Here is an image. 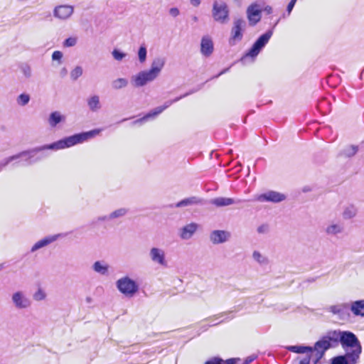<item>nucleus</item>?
Instances as JSON below:
<instances>
[{"mask_svg": "<svg viewBox=\"0 0 364 364\" xmlns=\"http://www.w3.org/2000/svg\"><path fill=\"white\" fill-rule=\"evenodd\" d=\"M128 80L124 77H119L112 82V87L114 90H120L128 85Z\"/></svg>", "mask_w": 364, "mask_h": 364, "instance_id": "30", "label": "nucleus"}, {"mask_svg": "<svg viewBox=\"0 0 364 364\" xmlns=\"http://www.w3.org/2000/svg\"><path fill=\"white\" fill-rule=\"evenodd\" d=\"M166 63V59L163 57L155 58L151 64L149 70L158 77Z\"/></svg>", "mask_w": 364, "mask_h": 364, "instance_id": "18", "label": "nucleus"}, {"mask_svg": "<svg viewBox=\"0 0 364 364\" xmlns=\"http://www.w3.org/2000/svg\"><path fill=\"white\" fill-rule=\"evenodd\" d=\"M22 72L26 77H30L31 75V69L28 65H26L22 68Z\"/></svg>", "mask_w": 364, "mask_h": 364, "instance_id": "43", "label": "nucleus"}, {"mask_svg": "<svg viewBox=\"0 0 364 364\" xmlns=\"http://www.w3.org/2000/svg\"><path fill=\"white\" fill-rule=\"evenodd\" d=\"M67 235L64 233H58L53 234L51 235L46 236L43 239L38 240L37 242L34 244V245L31 248V251L34 252L40 248L46 247L52 242L58 240L60 238L65 237Z\"/></svg>", "mask_w": 364, "mask_h": 364, "instance_id": "13", "label": "nucleus"}, {"mask_svg": "<svg viewBox=\"0 0 364 364\" xmlns=\"http://www.w3.org/2000/svg\"><path fill=\"white\" fill-rule=\"evenodd\" d=\"M100 129H96L85 132L75 134L72 136H69L63 139H61L50 144L38 146L31 150L24 151L16 155L9 156L7 158H5L0 162L1 168L6 167L11 162L22 157L26 158V161L28 164H31L33 163L37 162L46 156V155L43 154H42L40 156H36V154L38 153L43 152L46 150L58 151L66 148H70L76 144H82L84 141H86L88 139L95 137V136L100 134Z\"/></svg>", "mask_w": 364, "mask_h": 364, "instance_id": "1", "label": "nucleus"}, {"mask_svg": "<svg viewBox=\"0 0 364 364\" xmlns=\"http://www.w3.org/2000/svg\"><path fill=\"white\" fill-rule=\"evenodd\" d=\"M290 2H293L295 4L296 2V0H291Z\"/></svg>", "mask_w": 364, "mask_h": 364, "instance_id": "57", "label": "nucleus"}, {"mask_svg": "<svg viewBox=\"0 0 364 364\" xmlns=\"http://www.w3.org/2000/svg\"><path fill=\"white\" fill-rule=\"evenodd\" d=\"M253 259L260 265H266L269 262L267 257L259 251H254L252 253Z\"/></svg>", "mask_w": 364, "mask_h": 364, "instance_id": "28", "label": "nucleus"}, {"mask_svg": "<svg viewBox=\"0 0 364 364\" xmlns=\"http://www.w3.org/2000/svg\"><path fill=\"white\" fill-rule=\"evenodd\" d=\"M245 21L241 18L235 19L233 22V26L231 29L229 43L230 45H235L236 43L242 39V31L245 27Z\"/></svg>", "mask_w": 364, "mask_h": 364, "instance_id": "8", "label": "nucleus"}, {"mask_svg": "<svg viewBox=\"0 0 364 364\" xmlns=\"http://www.w3.org/2000/svg\"><path fill=\"white\" fill-rule=\"evenodd\" d=\"M230 237V232L222 229H215L213 231H212L210 235V241L213 244L223 243L228 241Z\"/></svg>", "mask_w": 364, "mask_h": 364, "instance_id": "14", "label": "nucleus"}, {"mask_svg": "<svg viewBox=\"0 0 364 364\" xmlns=\"http://www.w3.org/2000/svg\"><path fill=\"white\" fill-rule=\"evenodd\" d=\"M92 270L102 276H107L109 271V265L105 261H96L92 266Z\"/></svg>", "mask_w": 364, "mask_h": 364, "instance_id": "21", "label": "nucleus"}, {"mask_svg": "<svg viewBox=\"0 0 364 364\" xmlns=\"http://www.w3.org/2000/svg\"><path fill=\"white\" fill-rule=\"evenodd\" d=\"M264 11L267 13V14H272V9L271 6H267L265 8H264Z\"/></svg>", "mask_w": 364, "mask_h": 364, "instance_id": "50", "label": "nucleus"}, {"mask_svg": "<svg viewBox=\"0 0 364 364\" xmlns=\"http://www.w3.org/2000/svg\"><path fill=\"white\" fill-rule=\"evenodd\" d=\"M193 20L197 21V17H194Z\"/></svg>", "mask_w": 364, "mask_h": 364, "instance_id": "60", "label": "nucleus"}, {"mask_svg": "<svg viewBox=\"0 0 364 364\" xmlns=\"http://www.w3.org/2000/svg\"><path fill=\"white\" fill-rule=\"evenodd\" d=\"M128 213V209L125 208H119L113 212H112L109 215H108L107 218H110L111 220L121 218L124 216Z\"/></svg>", "mask_w": 364, "mask_h": 364, "instance_id": "33", "label": "nucleus"}, {"mask_svg": "<svg viewBox=\"0 0 364 364\" xmlns=\"http://www.w3.org/2000/svg\"><path fill=\"white\" fill-rule=\"evenodd\" d=\"M156 78L157 77H156L149 70H143L140 71L136 75H132L131 77V82L133 86L140 87L154 81Z\"/></svg>", "mask_w": 364, "mask_h": 364, "instance_id": "7", "label": "nucleus"}, {"mask_svg": "<svg viewBox=\"0 0 364 364\" xmlns=\"http://www.w3.org/2000/svg\"><path fill=\"white\" fill-rule=\"evenodd\" d=\"M272 31H267L262 36H260L258 39L254 43L251 48L249 51L241 58V61L242 63H245L246 60L248 58H252V60L256 58L261 50L266 46V44L269 42L270 38L272 36Z\"/></svg>", "mask_w": 364, "mask_h": 364, "instance_id": "4", "label": "nucleus"}, {"mask_svg": "<svg viewBox=\"0 0 364 364\" xmlns=\"http://www.w3.org/2000/svg\"><path fill=\"white\" fill-rule=\"evenodd\" d=\"M112 55L113 58L118 61L122 60L124 58L126 57L127 54L120 51L118 49H114L112 52Z\"/></svg>", "mask_w": 364, "mask_h": 364, "instance_id": "38", "label": "nucleus"}, {"mask_svg": "<svg viewBox=\"0 0 364 364\" xmlns=\"http://www.w3.org/2000/svg\"><path fill=\"white\" fill-rule=\"evenodd\" d=\"M200 202V200L198 199L197 197H191L188 198H185L179 202H178L175 206L176 208H181L185 206L191 205L193 204H198Z\"/></svg>", "mask_w": 364, "mask_h": 364, "instance_id": "27", "label": "nucleus"}, {"mask_svg": "<svg viewBox=\"0 0 364 364\" xmlns=\"http://www.w3.org/2000/svg\"><path fill=\"white\" fill-rule=\"evenodd\" d=\"M188 94L186 93L185 95H183V96H181V97H176L175 98L174 100H171V101H168L166 102H165V104L163 105V106H160V107H157L156 108H154L153 110L154 112L156 114V115H159V114H161L164 109H166V108H168L169 106H171V105L173 102H178V100H180L181 99H182L183 97L187 96Z\"/></svg>", "mask_w": 364, "mask_h": 364, "instance_id": "29", "label": "nucleus"}, {"mask_svg": "<svg viewBox=\"0 0 364 364\" xmlns=\"http://www.w3.org/2000/svg\"><path fill=\"white\" fill-rule=\"evenodd\" d=\"M228 70V68L223 70V71H221V72L218 74V76H219V75H220L224 74V73H226Z\"/></svg>", "mask_w": 364, "mask_h": 364, "instance_id": "53", "label": "nucleus"}, {"mask_svg": "<svg viewBox=\"0 0 364 364\" xmlns=\"http://www.w3.org/2000/svg\"><path fill=\"white\" fill-rule=\"evenodd\" d=\"M329 234H336L337 233V231H335V232H330L328 231V232Z\"/></svg>", "mask_w": 364, "mask_h": 364, "instance_id": "55", "label": "nucleus"}, {"mask_svg": "<svg viewBox=\"0 0 364 364\" xmlns=\"http://www.w3.org/2000/svg\"><path fill=\"white\" fill-rule=\"evenodd\" d=\"M331 346L329 340L323 339L316 343L314 348H313V353L316 352V360L321 358L328 348Z\"/></svg>", "mask_w": 364, "mask_h": 364, "instance_id": "17", "label": "nucleus"}, {"mask_svg": "<svg viewBox=\"0 0 364 364\" xmlns=\"http://www.w3.org/2000/svg\"><path fill=\"white\" fill-rule=\"evenodd\" d=\"M253 360H254V358H247L246 360H245V364H247V363L252 362Z\"/></svg>", "mask_w": 364, "mask_h": 364, "instance_id": "52", "label": "nucleus"}, {"mask_svg": "<svg viewBox=\"0 0 364 364\" xmlns=\"http://www.w3.org/2000/svg\"><path fill=\"white\" fill-rule=\"evenodd\" d=\"M261 9L257 4H252L247 9V16L250 26L256 25L261 19Z\"/></svg>", "mask_w": 364, "mask_h": 364, "instance_id": "12", "label": "nucleus"}, {"mask_svg": "<svg viewBox=\"0 0 364 364\" xmlns=\"http://www.w3.org/2000/svg\"><path fill=\"white\" fill-rule=\"evenodd\" d=\"M65 121V116L58 111L52 112L48 118V123L50 128H55L60 123Z\"/></svg>", "mask_w": 364, "mask_h": 364, "instance_id": "20", "label": "nucleus"}, {"mask_svg": "<svg viewBox=\"0 0 364 364\" xmlns=\"http://www.w3.org/2000/svg\"><path fill=\"white\" fill-rule=\"evenodd\" d=\"M348 309L354 316L364 318V299L350 301Z\"/></svg>", "mask_w": 364, "mask_h": 364, "instance_id": "15", "label": "nucleus"}, {"mask_svg": "<svg viewBox=\"0 0 364 364\" xmlns=\"http://www.w3.org/2000/svg\"><path fill=\"white\" fill-rule=\"evenodd\" d=\"M213 18L217 22L225 23L229 20V9L223 1H215L212 10Z\"/></svg>", "mask_w": 364, "mask_h": 364, "instance_id": "5", "label": "nucleus"}, {"mask_svg": "<svg viewBox=\"0 0 364 364\" xmlns=\"http://www.w3.org/2000/svg\"><path fill=\"white\" fill-rule=\"evenodd\" d=\"M116 287L122 294L129 298L136 295L139 289L137 282L127 275L116 281Z\"/></svg>", "mask_w": 364, "mask_h": 364, "instance_id": "3", "label": "nucleus"}, {"mask_svg": "<svg viewBox=\"0 0 364 364\" xmlns=\"http://www.w3.org/2000/svg\"><path fill=\"white\" fill-rule=\"evenodd\" d=\"M357 363L350 361L347 354L336 357L332 361V364H356Z\"/></svg>", "mask_w": 364, "mask_h": 364, "instance_id": "32", "label": "nucleus"}, {"mask_svg": "<svg viewBox=\"0 0 364 364\" xmlns=\"http://www.w3.org/2000/svg\"><path fill=\"white\" fill-rule=\"evenodd\" d=\"M168 13L172 17H176L180 14V11L176 7H172L168 10Z\"/></svg>", "mask_w": 364, "mask_h": 364, "instance_id": "42", "label": "nucleus"}, {"mask_svg": "<svg viewBox=\"0 0 364 364\" xmlns=\"http://www.w3.org/2000/svg\"><path fill=\"white\" fill-rule=\"evenodd\" d=\"M218 317H215V318H210V320H211L212 321H215V319H217Z\"/></svg>", "mask_w": 364, "mask_h": 364, "instance_id": "58", "label": "nucleus"}, {"mask_svg": "<svg viewBox=\"0 0 364 364\" xmlns=\"http://www.w3.org/2000/svg\"><path fill=\"white\" fill-rule=\"evenodd\" d=\"M358 212V207L355 204L350 203L343 207L341 215L344 220H351L357 215Z\"/></svg>", "mask_w": 364, "mask_h": 364, "instance_id": "19", "label": "nucleus"}, {"mask_svg": "<svg viewBox=\"0 0 364 364\" xmlns=\"http://www.w3.org/2000/svg\"><path fill=\"white\" fill-rule=\"evenodd\" d=\"M11 300L13 306L18 310L29 309L31 306L32 301L26 294L18 290L12 293Z\"/></svg>", "mask_w": 364, "mask_h": 364, "instance_id": "6", "label": "nucleus"}, {"mask_svg": "<svg viewBox=\"0 0 364 364\" xmlns=\"http://www.w3.org/2000/svg\"><path fill=\"white\" fill-rule=\"evenodd\" d=\"M146 119L145 117L144 116L143 117H141V118H140V119H138L135 120V121L133 122V124H141V123H143V122H146Z\"/></svg>", "mask_w": 364, "mask_h": 364, "instance_id": "49", "label": "nucleus"}, {"mask_svg": "<svg viewBox=\"0 0 364 364\" xmlns=\"http://www.w3.org/2000/svg\"><path fill=\"white\" fill-rule=\"evenodd\" d=\"M149 258L154 264L161 267L167 266L165 252L160 248L152 247L149 254Z\"/></svg>", "mask_w": 364, "mask_h": 364, "instance_id": "10", "label": "nucleus"}, {"mask_svg": "<svg viewBox=\"0 0 364 364\" xmlns=\"http://www.w3.org/2000/svg\"><path fill=\"white\" fill-rule=\"evenodd\" d=\"M188 228H197V225L196 224H191Z\"/></svg>", "mask_w": 364, "mask_h": 364, "instance_id": "54", "label": "nucleus"}, {"mask_svg": "<svg viewBox=\"0 0 364 364\" xmlns=\"http://www.w3.org/2000/svg\"><path fill=\"white\" fill-rule=\"evenodd\" d=\"M47 297L48 294L46 289L41 287H38L33 294V300L37 302L45 301Z\"/></svg>", "mask_w": 364, "mask_h": 364, "instance_id": "26", "label": "nucleus"}, {"mask_svg": "<svg viewBox=\"0 0 364 364\" xmlns=\"http://www.w3.org/2000/svg\"><path fill=\"white\" fill-rule=\"evenodd\" d=\"M201 0H190L191 4L194 7H198L200 4Z\"/></svg>", "mask_w": 364, "mask_h": 364, "instance_id": "47", "label": "nucleus"}, {"mask_svg": "<svg viewBox=\"0 0 364 364\" xmlns=\"http://www.w3.org/2000/svg\"><path fill=\"white\" fill-rule=\"evenodd\" d=\"M77 43V38L74 37H70L65 40L63 46L65 47H73Z\"/></svg>", "mask_w": 364, "mask_h": 364, "instance_id": "39", "label": "nucleus"}, {"mask_svg": "<svg viewBox=\"0 0 364 364\" xmlns=\"http://www.w3.org/2000/svg\"><path fill=\"white\" fill-rule=\"evenodd\" d=\"M214 50L213 43L209 36H203L200 42V53L205 57L210 56Z\"/></svg>", "mask_w": 364, "mask_h": 364, "instance_id": "16", "label": "nucleus"}, {"mask_svg": "<svg viewBox=\"0 0 364 364\" xmlns=\"http://www.w3.org/2000/svg\"><path fill=\"white\" fill-rule=\"evenodd\" d=\"M287 349L291 352L305 355H312L313 348L304 346H291Z\"/></svg>", "mask_w": 364, "mask_h": 364, "instance_id": "24", "label": "nucleus"}, {"mask_svg": "<svg viewBox=\"0 0 364 364\" xmlns=\"http://www.w3.org/2000/svg\"><path fill=\"white\" fill-rule=\"evenodd\" d=\"M210 203L216 207H224L235 204L236 201L231 198L218 197L213 198Z\"/></svg>", "mask_w": 364, "mask_h": 364, "instance_id": "23", "label": "nucleus"}, {"mask_svg": "<svg viewBox=\"0 0 364 364\" xmlns=\"http://www.w3.org/2000/svg\"><path fill=\"white\" fill-rule=\"evenodd\" d=\"M306 356L303 358H299L300 364H309L310 357L311 355H306Z\"/></svg>", "mask_w": 364, "mask_h": 364, "instance_id": "45", "label": "nucleus"}, {"mask_svg": "<svg viewBox=\"0 0 364 364\" xmlns=\"http://www.w3.org/2000/svg\"><path fill=\"white\" fill-rule=\"evenodd\" d=\"M147 50L144 45H141L138 50V58L141 63H144L146 60Z\"/></svg>", "mask_w": 364, "mask_h": 364, "instance_id": "35", "label": "nucleus"}, {"mask_svg": "<svg viewBox=\"0 0 364 364\" xmlns=\"http://www.w3.org/2000/svg\"><path fill=\"white\" fill-rule=\"evenodd\" d=\"M223 360L220 358H214L208 360L205 364H222Z\"/></svg>", "mask_w": 364, "mask_h": 364, "instance_id": "44", "label": "nucleus"}, {"mask_svg": "<svg viewBox=\"0 0 364 364\" xmlns=\"http://www.w3.org/2000/svg\"><path fill=\"white\" fill-rule=\"evenodd\" d=\"M156 116H157L156 114L154 112L153 109L144 115L146 121L151 118H154Z\"/></svg>", "mask_w": 364, "mask_h": 364, "instance_id": "46", "label": "nucleus"}, {"mask_svg": "<svg viewBox=\"0 0 364 364\" xmlns=\"http://www.w3.org/2000/svg\"><path fill=\"white\" fill-rule=\"evenodd\" d=\"M87 105L89 109L92 112H98L102 108L100 96L97 95H90L87 99Z\"/></svg>", "mask_w": 364, "mask_h": 364, "instance_id": "22", "label": "nucleus"}, {"mask_svg": "<svg viewBox=\"0 0 364 364\" xmlns=\"http://www.w3.org/2000/svg\"><path fill=\"white\" fill-rule=\"evenodd\" d=\"M63 73H66V69L65 68L63 69Z\"/></svg>", "mask_w": 364, "mask_h": 364, "instance_id": "59", "label": "nucleus"}, {"mask_svg": "<svg viewBox=\"0 0 364 364\" xmlns=\"http://www.w3.org/2000/svg\"><path fill=\"white\" fill-rule=\"evenodd\" d=\"M347 309H348V303H343L330 306L328 310L335 315L342 316Z\"/></svg>", "mask_w": 364, "mask_h": 364, "instance_id": "25", "label": "nucleus"}, {"mask_svg": "<svg viewBox=\"0 0 364 364\" xmlns=\"http://www.w3.org/2000/svg\"><path fill=\"white\" fill-rule=\"evenodd\" d=\"M358 147L354 145H349L346 146L342 151L341 152V155L345 157H352L358 151Z\"/></svg>", "mask_w": 364, "mask_h": 364, "instance_id": "31", "label": "nucleus"}, {"mask_svg": "<svg viewBox=\"0 0 364 364\" xmlns=\"http://www.w3.org/2000/svg\"><path fill=\"white\" fill-rule=\"evenodd\" d=\"M285 199L286 196L284 194L274 191H269L255 197V200L261 203H279Z\"/></svg>", "mask_w": 364, "mask_h": 364, "instance_id": "9", "label": "nucleus"}, {"mask_svg": "<svg viewBox=\"0 0 364 364\" xmlns=\"http://www.w3.org/2000/svg\"><path fill=\"white\" fill-rule=\"evenodd\" d=\"M74 8L70 5H59L53 9V16L58 19L65 21L68 19L73 14Z\"/></svg>", "mask_w": 364, "mask_h": 364, "instance_id": "11", "label": "nucleus"}, {"mask_svg": "<svg viewBox=\"0 0 364 364\" xmlns=\"http://www.w3.org/2000/svg\"><path fill=\"white\" fill-rule=\"evenodd\" d=\"M195 229H180L178 235L183 240H188L194 235Z\"/></svg>", "mask_w": 364, "mask_h": 364, "instance_id": "34", "label": "nucleus"}, {"mask_svg": "<svg viewBox=\"0 0 364 364\" xmlns=\"http://www.w3.org/2000/svg\"><path fill=\"white\" fill-rule=\"evenodd\" d=\"M63 53L59 50H55L52 54V60L58 61V64H61V59L63 58Z\"/></svg>", "mask_w": 364, "mask_h": 364, "instance_id": "40", "label": "nucleus"}, {"mask_svg": "<svg viewBox=\"0 0 364 364\" xmlns=\"http://www.w3.org/2000/svg\"><path fill=\"white\" fill-rule=\"evenodd\" d=\"M30 101V96L28 94L22 93L18 96L16 102L20 106H26Z\"/></svg>", "mask_w": 364, "mask_h": 364, "instance_id": "37", "label": "nucleus"}, {"mask_svg": "<svg viewBox=\"0 0 364 364\" xmlns=\"http://www.w3.org/2000/svg\"><path fill=\"white\" fill-rule=\"evenodd\" d=\"M108 217V215H102V216H100L98 217L96 220L93 223L92 225H100L102 224V222H105V221H109L111 220L110 218H107Z\"/></svg>", "mask_w": 364, "mask_h": 364, "instance_id": "41", "label": "nucleus"}, {"mask_svg": "<svg viewBox=\"0 0 364 364\" xmlns=\"http://www.w3.org/2000/svg\"><path fill=\"white\" fill-rule=\"evenodd\" d=\"M290 2H293L295 4L296 2V0H291Z\"/></svg>", "mask_w": 364, "mask_h": 364, "instance_id": "56", "label": "nucleus"}, {"mask_svg": "<svg viewBox=\"0 0 364 364\" xmlns=\"http://www.w3.org/2000/svg\"><path fill=\"white\" fill-rule=\"evenodd\" d=\"M82 73V68L81 66H76L70 72V78L75 81L77 80V78L80 77Z\"/></svg>", "mask_w": 364, "mask_h": 364, "instance_id": "36", "label": "nucleus"}, {"mask_svg": "<svg viewBox=\"0 0 364 364\" xmlns=\"http://www.w3.org/2000/svg\"><path fill=\"white\" fill-rule=\"evenodd\" d=\"M294 5L295 4L293 2H289V4L287 6V11L289 14L291 12Z\"/></svg>", "mask_w": 364, "mask_h": 364, "instance_id": "48", "label": "nucleus"}, {"mask_svg": "<svg viewBox=\"0 0 364 364\" xmlns=\"http://www.w3.org/2000/svg\"><path fill=\"white\" fill-rule=\"evenodd\" d=\"M340 342L350 361L358 362L362 347L356 336L350 331L340 333Z\"/></svg>", "mask_w": 364, "mask_h": 364, "instance_id": "2", "label": "nucleus"}, {"mask_svg": "<svg viewBox=\"0 0 364 364\" xmlns=\"http://www.w3.org/2000/svg\"><path fill=\"white\" fill-rule=\"evenodd\" d=\"M235 361L236 359L235 358L229 359L225 362V364H235Z\"/></svg>", "mask_w": 364, "mask_h": 364, "instance_id": "51", "label": "nucleus"}]
</instances>
